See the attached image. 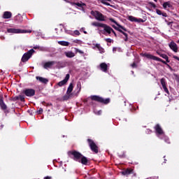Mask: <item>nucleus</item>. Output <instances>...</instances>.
<instances>
[{
    "label": "nucleus",
    "instance_id": "nucleus-1",
    "mask_svg": "<svg viewBox=\"0 0 179 179\" xmlns=\"http://www.w3.org/2000/svg\"><path fill=\"white\" fill-rule=\"evenodd\" d=\"M92 26H94V27H102V30H99V32L101 33V34H104V36H110V34H111V33H113L114 36L115 37H117V34H115V31H114V29H113V28H111V27L106 24H103L101 22H92Z\"/></svg>",
    "mask_w": 179,
    "mask_h": 179
},
{
    "label": "nucleus",
    "instance_id": "nucleus-2",
    "mask_svg": "<svg viewBox=\"0 0 179 179\" xmlns=\"http://www.w3.org/2000/svg\"><path fill=\"white\" fill-rule=\"evenodd\" d=\"M68 155L70 156L71 155L73 156V160L75 162H78V163H82V164H84L86 166L87 164L88 160L87 158L85 156H83L80 152L73 150V151H69Z\"/></svg>",
    "mask_w": 179,
    "mask_h": 179
},
{
    "label": "nucleus",
    "instance_id": "nucleus-3",
    "mask_svg": "<svg viewBox=\"0 0 179 179\" xmlns=\"http://www.w3.org/2000/svg\"><path fill=\"white\" fill-rule=\"evenodd\" d=\"M7 33H13V34H24V33H31V30L9 28V29H7Z\"/></svg>",
    "mask_w": 179,
    "mask_h": 179
},
{
    "label": "nucleus",
    "instance_id": "nucleus-4",
    "mask_svg": "<svg viewBox=\"0 0 179 179\" xmlns=\"http://www.w3.org/2000/svg\"><path fill=\"white\" fill-rule=\"evenodd\" d=\"M91 99L94 100V101H98V103H102L103 104H108L110 103V99H104L101 96H91Z\"/></svg>",
    "mask_w": 179,
    "mask_h": 179
},
{
    "label": "nucleus",
    "instance_id": "nucleus-5",
    "mask_svg": "<svg viewBox=\"0 0 179 179\" xmlns=\"http://www.w3.org/2000/svg\"><path fill=\"white\" fill-rule=\"evenodd\" d=\"M34 49H31L27 52H25L21 59L22 62H27L29 58H31V55L34 54Z\"/></svg>",
    "mask_w": 179,
    "mask_h": 179
},
{
    "label": "nucleus",
    "instance_id": "nucleus-6",
    "mask_svg": "<svg viewBox=\"0 0 179 179\" xmlns=\"http://www.w3.org/2000/svg\"><path fill=\"white\" fill-rule=\"evenodd\" d=\"M22 94L26 95L27 97H33L36 95V90L31 88H27L22 90Z\"/></svg>",
    "mask_w": 179,
    "mask_h": 179
},
{
    "label": "nucleus",
    "instance_id": "nucleus-7",
    "mask_svg": "<svg viewBox=\"0 0 179 179\" xmlns=\"http://www.w3.org/2000/svg\"><path fill=\"white\" fill-rule=\"evenodd\" d=\"M143 57H145V58H148V59H153V61H158L159 62H162L163 64H166V62L163 59L156 57L153 56L152 55H150L149 53H144L143 55Z\"/></svg>",
    "mask_w": 179,
    "mask_h": 179
},
{
    "label": "nucleus",
    "instance_id": "nucleus-8",
    "mask_svg": "<svg viewBox=\"0 0 179 179\" xmlns=\"http://www.w3.org/2000/svg\"><path fill=\"white\" fill-rule=\"evenodd\" d=\"M92 14L94 15L95 19L99 22H104V20H106V16L103 15L99 11H92Z\"/></svg>",
    "mask_w": 179,
    "mask_h": 179
},
{
    "label": "nucleus",
    "instance_id": "nucleus-9",
    "mask_svg": "<svg viewBox=\"0 0 179 179\" xmlns=\"http://www.w3.org/2000/svg\"><path fill=\"white\" fill-rule=\"evenodd\" d=\"M87 141L92 152H94V153H99V149L96 143H94V141L92 139H88Z\"/></svg>",
    "mask_w": 179,
    "mask_h": 179
},
{
    "label": "nucleus",
    "instance_id": "nucleus-10",
    "mask_svg": "<svg viewBox=\"0 0 179 179\" xmlns=\"http://www.w3.org/2000/svg\"><path fill=\"white\" fill-rule=\"evenodd\" d=\"M155 129L156 131V134H157L158 138H160L161 136H163V135H164V132L163 131V129H162V127H160L159 124H157L155 127Z\"/></svg>",
    "mask_w": 179,
    "mask_h": 179
},
{
    "label": "nucleus",
    "instance_id": "nucleus-11",
    "mask_svg": "<svg viewBox=\"0 0 179 179\" xmlns=\"http://www.w3.org/2000/svg\"><path fill=\"white\" fill-rule=\"evenodd\" d=\"M128 20L130 22H135L136 23H144L145 20L141 18H136L132 15L128 16Z\"/></svg>",
    "mask_w": 179,
    "mask_h": 179
},
{
    "label": "nucleus",
    "instance_id": "nucleus-12",
    "mask_svg": "<svg viewBox=\"0 0 179 179\" xmlns=\"http://www.w3.org/2000/svg\"><path fill=\"white\" fill-rule=\"evenodd\" d=\"M160 82L165 93L170 94V92H169V89L167 88V83L166 82V78H162Z\"/></svg>",
    "mask_w": 179,
    "mask_h": 179
},
{
    "label": "nucleus",
    "instance_id": "nucleus-13",
    "mask_svg": "<svg viewBox=\"0 0 179 179\" xmlns=\"http://www.w3.org/2000/svg\"><path fill=\"white\" fill-rule=\"evenodd\" d=\"M169 47L173 51V52H178V45L174 41H171L169 43Z\"/></svg>",
    "mask_w": 179,
    "mask_h": 179
},
{
    "label": "nucleus",
    "instance_id": "nucleus-14",
    "mask_svg": "<svg viewBox=\"0 0 179 179\" xmlns=\"http://www.w3.org/2000/svg\"><path fill=\"white\" fill-rule=\"evenodd\" d=\"M99 68L102 72L107 73V71H108V68H110V64H106V63H101L99 65Z\"/></svg>",
    "mask_w": 179,
    "mask_h": 179
},
{
    "label": "nucleus",
    "instance_id": "nucleus-15",
    "mask_svg": "<svg viewBox=\"0 0 179 179\" xmlns=\"http://www.w3.org/2000/svg\"><path fill=\"white\" fill-rule=\"evenodd\" d=\"M11 101H17L20 100L21 101H24V95H18L16 96H13L10 99Z\"/></svg>",
    "mask_w": 179,
    "mask_h": 179
},
{
    "label": "nucleus",
    "instance_id": "nucleus-16",
    "mask_svg": "<svg viewBox=\"0 0 179 179\" xmlns=\"http://www.w3.org/2000/svg\"><path fill=\"white\" fill-rule=\"evenodd\" d=\"M70 76L69 74H66L65 78L58 83V86L62 87L64 86V85H66L68 80H69Z\"/></svg>",
    "mask_w": 179,
    "mask_h": 179
},
{
    "label": "nucleus",
    "instance_id": "nucleus-17",
    "mask_svg": "<svg viewBox=\"0 0 179 179\" xmlns=\"http://www.w3.org/2000/svg\"><path fill=\"white\" fill-rule=\"evenodd\" d=\"M0 107L1 109L3 110V111H5V110H8V106H6V104L3 101V97L0 98Z\"/></svg>",
    "mask_w": 179,
    "mask_h": 179
},
{
    "label": "nucleus",
    "instance_id": "nucleus-18",
    "mask_svg": "<svg viewBox=\"0 0 179 179\" xmlns=\"http://www.w3.org/2000/svg\"><path fill=\"white\" fill-rule=\"evenodd\" d=\"M10 17H12V13L10 11L3 13V19H10Z\"/></svg>",
    "mask_w": 179,
    "mask_h": 179
},
{
    "label": "nucleus",
    "instance_id": "nucleus-19",
    "mask_svg": "<svg viewBox=\"0 0 179 179\" xmlns=\"http://www.w3.org/2000/svg\"><path fill=\"white\" fill-rule=\"evenodd\" d=\"M109 20H110V22H113V23H115L116 26H118V27H120V29H122V30H124V31H127V29H125V27H124L121 26L120 24H118V22H117V21L114 20V19L110 18Z\"/></svg>",
    "mask_w": 179,
    "mask_h": 179
},
{
    "label": "nucleus",
    "instance_id": "nucleus-20",
    "mask_svg": "<svg viewBox=\"0 0 179 179\" xmlns=\"http://www.w3.org/2000/svg\"><path fill=\"white\" fill-rule=\"evenodd\" d=\"M121 29H122L116 28V30H117V31H120V33H122V34H123L124 36V41H128V34L124 32Z\"/></svg>",
    "mask_w": 179,
    "mask_h": 179
},
{
    "label": "nucleus",
    "instance_id": "nucleus-21",
    "mask_svg": "<svg viewBox=\"0 0 179 179\" xmlns=\"http://www.w3.org/2000/svg\"><path fill=\"white\" fill-rule=\"evenodd\" d=\"M64 55H66V57H67V58H73V57H75V54L72 51L65 52Z\"/></svg>",
    "mask_w": 179,
    "mask_h": 179
},
{
    "label": "nucleus",
    "instance_id": "nucleus-22",
    "mask_svg": "<svg viewBox=\"0 0 179 179\" xmlns=\"http://www.w3.org/2000/svg\"><path fill=\"white\" fill-rule=\"evenodd\" d=\"M134 170L132 169H126L123 171H122V176H129V174H132V172Z\"/></svg>",
    "mask_w": 179,
    "mask_h": 179
},
{
    "label": "nucleus",
    "instance_id": "nucleus-23",
    "mask_svg": "<svg viewBox=\"0 0 179 179\" xmlns=\"http://www.w3.org/2000/svg\"><path fill=\"white\" fill-rule=\"evenodd\" d=\"M72 90H73V85L71 83L67 89L66 94H68V96H71V93H72Z\"/></svg>",
    "mask_w": 179,
    "mask_h": 179
},
{
    "label": "nucleus",
    "instance_id": "nucleus-24",
    "mask_svg": "<svg viewBox=\"0 0 179 179\" xmlns=\"http://www.w3.org/2000/svg\"><path fill=\"white\" fill-rule=\"evenodd\" d=\"M58 44H59V45H63V47H68L69 45V42L65 41H58Z\"/></svg>",
    "mask_w": 179,
    "mask_h": 179
},
{
    "label": "nucleus",
    "instance_id": "nucleus-25",
    "mask_svg": "<svg viewBox=\"0 0 179 179\" xmlns=\"http://www.w3.org/2000/svg\"><path fill=\"white\" fill-rule=\"evenodd\" d=\"M55 65V62H48L45 63V68H52Z\"/></svg>",
    "mask_w": 179,
    "mask_h": 179
},
{
    "label": "nucleus",
    "instance_id": "nucleus-26",
    "mask_svg": "<svg viewBox=\"0 0 179 179\" xmlns=\"http://www.w3.org/2000/svg\"><path fill=\"white\" fill-rule=\"evenodd\" d=\"M95 47H96V48H98V50H99V52H100L101 54L104 53V48H101V46L100 45V44H99V43L95 44Z\"/></svg>",
    "mask_w": 179,
    "mask_h": 179
},
{
    "label": "nucleus",
    "instance_id": "nucleus-27",
    "mask_svg": "<svg viewBox=\"0 0 179 179\" xmlns=\"http://www.w3.org/2000/svg\"><path fill=\"white\" fill-rule=\"evenodd\" d=\"M36 79L38 80L41 83H45V78L40 77V76H36Z\"/></svg>",
    "mask_w": 179,
    "mask_h": 179
},
{
    "label": "nucleus",
    "instance_id": "nucleus-28",
    "mask_svg": "<svg viewBox=\"0 0 179 179\" xmlns=\"http://www.w3.org/2000/svg\"><path fill=\"white\" fill-rule=\"evenodd\" d=\"M171 4H170V2L166 1L163 3V8L164 9H167V8H171Z\"/></svg>",
    "mask_w": 179,
    "mask_h": 179
},
{
    "label": "nucleus",
    "instance_id": "nucleus-29",
    "mask_svg": "<svg viewBox=\"0 0 179 179\" xmlns=\"http://www.w3.org/2000/svg\"><path fill=\"white\" fill-rule=\"evenodd\" d=\"M160 57H162V58H164V59H166V62H170V61L169 60V56L164 54H161L159 55Z\"/></svg>",
    "mask_w": 179,
    "mask_h": 179
},
{
    "label": "nucleus",
    "instance_id": "nucleus-30",
    "mask_svg": "<svg viewBox=\"0 0 179 179\" xmlns=\"http://www.w3.org/2000/svg\"><path fill=\"white\" fill-rule=\"evenodd\" d=\"M160 139H164L166 143H170V140H169L168 137L164 136V134L162 135V137H159Z\"/></svg>",
    "mask_w": 179,
    "mask_h": 179
},
{
    "label": "nucleus",
    "instance_id": "nucleus-31",
    "mask_svg": "<svg viewBox=\"0 0 179 179\" xmlns=\"http://www.w3.org/2000/svg\"><path fill=\"white\" fill-rule=\"evenodd\" d=\"M75 5L76 6H78V8H83L84 6H86V4H85L83 2H80V3H76Z\"/></svg>",
    "mask_w": 179,
    "mask_h": 179
},
{
    "label": "nucleus",
    "instance_id": "nucleus-32",
    "mask_svg": "<svg viewBox=\"0 0 179 179\" xmlns=\"http://www.w3.org/2000/svg\"><path fill=\"white\" fill-rule=\"evenodd\" d=\"M43 108H38L36 110V114L40 115L43 113Z\"/></svg>",
    "mask_w": 179,
    "mask_h": 179
},
{
    "label": "nucleus",
    "instance_id": "nucleus-33",
    "mask_svg": "<svg viewBox=\"0 0 179 179\" xmlns=\"http://www.w3.org/2000/svg\"><path fill=\"white\" fill-rule=\"evenodd\" d=\"M100 2H101V3H103V5H107L108 6H109V3L108 2H110V0H99Z\"/></svg>",
    "mask_w": 179,
    "mask_h": 179
},
{
    "label": "nucleus",
    "instance_id": "nucleus-34",
    "mask_svg": "<svg viewBox=\"0 0 179 179\" xmlns=\"http://www.w3.org/2000/svg\"><path fill=\"white\" fill-rule=\"evenodd\" d=\"M80 36V32L78 30H76L71 34V36Z\"/></svg>",
    "mask_w": 179,
    "mask_h": 179
},
{
    "label": "nucleus",
    "instance_id": "nucleus-35",
    "mask_svg": "<svg viewBox=\"0 0 179 179\" xmlns=\"http://www.w3.org/2000/svg\"><path fill=\"white\" fill-rule=\"evenodd\" d=\"M75 51L76 52H79V54H85V52L83 50H80L76 48H75Z\"/></svg>",
    "mask_w": 179,
    "mask_h": 179
},
{
    "label": "nucleus",
    "instance_id": "nucleus-36",
    "mask_svg": "<svg viewBox=\"0 0 179 179\" xmlns=\"http://www.w3.org/2000/svg\"><path fill=\"white\" fill-rule=\"evenodd\" d=\"M105 41H106V43H113V39H111V38H105Z\"/></svg>",
    "mask_w": 179,
    "mask_h": 179
},
{
    "label": "nucleus",
    "instance_id": "nucleus-37",
    "mask_svg": "<svg viewBox=\"0 0 179 179\" xmlns=\"http://www.w3.org/2000/svg\"><path fill=\"white\" fill-rule=\"evenodd\" d=\"M156 13L159 15H162L163 13H162V10H159V9H157L156 10Z\"/></svg>",
    "mask_w": 179,
    "mask_h": 179
},
{
    "label": "nucleus",
    "instance_id": "nucleus-38",
    "mask_svg": "<svg viewBox=\"0 0 179 179\" xmlns=\"http://www.w3.org/2000/svg\"><path fill=\"white\" fill-rule=\"evenodd\" d=\"M77 87L78 89V93H79V92H80V90L82 89V87H80V84H79V83L77 84Z\"/></svg>",
    "mask_w": 179,
    "mask_h": 179
},
{
    "label": "nucleus",
    "instance_id": "nucleus-39",
    "mask_svg": "<svg viewBox=\"0 0 179 179\" xmlns=\"http://www.w3.org/2000/svg\"><path fill=\"white\" fill-rule=\"evenodd\" d=\"M65 32L67 33L68 34H71V35L73 34V32H72L71 31H68L66 29H65Z\"/></svg>",
    "mask_w": 179,
    "mask_h": 179
},
{
    "label": "nucleus",
    "instance_id": "nucleus-40",
    "mask_svg": "<svg viewBox=\"0 0 179 179\" xmlns=\"http://www.w3.org/2000/svg\"><path fill=\"white\" fill-rule=\"evenodd\" d=\"M41 66H43V68H44V69H45V62H43L41 64Z\"/></svg>",
    "mask_w": 179,
    "mask_h": 179
},
{
    "label": "nucleus",
    "instance_id": "nucleus-41",
    "mask_svg": "<svg viewBox=\"0 0 179 179\" xmlns=\"http://www.w3.org/2000/svg\"><path fill=\"white\" fill-rule=\"evenodd\" d=\"M131 68H136V64L134 62L132 64H131Z\"/></svg>",
    "mask_w": 179,
    "mask_h": 179
},
{
    "label": "nucleus",
    "instance_id": "nucleus-42",
    "mask_svg": "<svg viewBox=\"0 0 179 179\" xmlns=\"http://www.w3.org/2000/svg\"><path fill=\"white\" fill-rule=\"evenodd\" d=\"M162 16H164V17H167L168 15H167V13H162Z\"/></svg>",
    "mask_w": 179,
    "mask_h": 179
},
{
    "label": "nucleus",
    "instance_id": "nucleus-43",
    "mask_svg": "<svg viewBox=\"0 0 179 179\" xmlns=\"http://www.w3.org/2000/svg\"><path fill=\"white\" fill-rule=\"evenodd\" d=\"M165 22L167 23L168 26H170V24H171V23H173L172 22H167V20H165Z\"/></svg>",
    "mask_w": 179,
    "mask_h": 179
},
{
    "label": "nucleus",
    "instance_id": "nucleus-44",
    "mask_svg": "<svg viewBox=\"0 0 179 179\" xmlns=\"http://www.w3.org/2000/svg\"><path fill=\"white\" fill-rule=\"evenodd\" d=\"M113 27L115 28V30H117V29H121V27H115V25H113Z\"/></svg>",
    "mask_w": 179,
    "mask_h": 179
},
{
    "label": "nucleus",
    "instance_id": "nucleus-45",
    "mask_svg": "<svg viewBox=\"0 0 179 179\" xmlns=\"http://www.w3.org/2000/svg\"><path fill=\"white\" fill-rule=\"evenodd\" d=\"M173 58H174L175 59H177L178 61H179V57H177V56H173Z\"/></svg>",
    "mask_w": 179,
    "mask_h": 179
},
{
    "label": "nucleus",
    "instance_id": "nucleus-46",
    "mask_svg": "<svg viewBox=\"0 0 179 179\" xmlns=\"http://www.w3.org/2000/svg\"><path fill=\"white\" fill-rule=\"evenodd\" d=\"M115 51H117V48H113V52H115Z\"/></svg>",
    "mask_w": 179,
    "mask_h": 179
},
{
    "label": "nucleus",
    "instance_id": "nucleus-47",
    "mask_svg": "<svg viewBox=\"0 0 179 179\" xmlns=\"http://www.w3.org/2000/svg\"><path fill=\"white\" fill-rule=\"evenodd\" d=\"M100 114H101V110H99V111L98 112V115H100Z\"/></svg>",
    "mask_w": 179,
    "mask_h": 179
},
{
    "label": "nucleus",
    "instance_id": "nucleus-48",
    "mask_svg": "<svg viewBox=\"0 0 179 179\" xmlns=\"http://www.w3.org/2000/svg\"><path fill=\"white\" fill-rule=\"evenodd\" d=\"M45 179H51V177L47 176V177H45Z\"/></svg>",
    "mask_w": 179,
    "mask_h": 179
},
{
    "label": "nucleus",
    "instance_id": "nucleus-49",
    "mask_svg": "<svg viewBox=\"0 0 179 179\" xmlns=\"http://www.w3.org/2000/svg\"><path fill=\"white\" fill-rule=\"evenodd\" d=\"M37 48H38V46H35V47H34V50H37Z\"/></svg>",
    "mask_w": 179,
    "mask_h": 179
},
{
    "label": "nucleus",
    "instance_id": "nucleus-50",
    "mask_svg": "<svg viewBox=\"0 0 179 179\" xmlns=\"http://www.w3.org/2000/svg\"><path fill=\"white\" fill-rule=\"evenodd\" d=\"M153 8H156V5L155 3H152Z\"/></svg>",
    "mask_w": 179,
    "mask_h": 179
},
{
    "label": "nucleus",
    "instance_id": "nucleus-51",
    "mask_svg": "<svg viewBox=\"0 0 179 179\" xmlns=\"http://www.w3.org/2000/svg\"><path fill=\"white\" fill-rule=\"evenodd\" d=\"M47 82H48V80L45 79V83H47Z\"/></svg>",
    "mask_w": 179,
    "mask_h": 179
},
{
    "label": "nucleus",
    "instance_id": "nucleus-52",
    "mask_svg": "<svg viewBox=\"0 0 179 179\" xmlns=\"http://www.w3.org/2000/svg\"><path fill=\"white\" fill-rule=\"evenodd\" d=\"M84 33H85V34H87V32H86V31H84Z\"/></svg>",
    "mask_w": 179,
    "mask_h": 179
},
{
    "label": "nucleus",
    "instance_id": "nucleus-53",
    "mask_svg": "<svg viewBox=\"0 0 179 179\" xmlns=\"http://www.w3.org/2000/svg\"><path fill=\"white\" fill-rule=\"evenodd\" d=\"M155 1V2H157V0H154Z\"/></svg>",
    "mask_w": 179,
    "mask_h": 179
},
{
    "label": "nucleus",
    "instance_id": "nucleus-54",
    "mask_svg": "<svg viewBox=\"0 0 179 179\" xmlns=\"http://www.w3.org/2000/svg\"><path fill=\"white\" fill-rule=\"evenodd\" d=\"M157 54H158L159 55H161L159 52H157Z\"/></svg>",
    "mask_w": 179,
    "mask_h": 179
},
{
    "label": "nucleus",
    "instance_id": "nucleus-55",
    "mask_svg": "<svg viewBox=\"0 0 179 179\" xmlns=\"http://www.w3.org/2000/svg\"><path fill=\"white\" fill-rule=\"evenodd\" d=\"M61 31H62V29H61Z\"/></svg>",
    "mask_w": 179,
    "mask_h": 179
},
{
    "label": "nucleus",
    "instance_id": "nucleus-56",
    "mask_svg": "<svg viewBox=\"0 0 179 179\" xmlns=\"http://www.w3.org/2000/svg\"><path fill=\"white\" fill-rule=\"evenodd\" d=\"M55 30H57V29L56 28Z\"/></svg>",
    "mask_w": 179,
    "mask_h": 179
},
{
    "label": "nucleus",
    "instance_id": "nucleus-57",
    "mask_svg": "<svg viewBox=\"0 0 179 179\" xmlns=\"http://www.w3.org/2000/svg\"><path fill=\"white\" fill-rule=\"evenodd\" d=\"M43 179H45V178H44Z\"/></svg>",
    "mask_w": 179,
    "mask_h": 179
},
{
    "label": "nucleus",
    "instance_id": "nucleus-58",
    "mask_svg": "<svg viewBox=\"0 0 179 179\" xmlns=\"http://www.w3.org/2000/svg\"><path fill=\"white\" fill-rule=\"evenodd\" d=\"M64 1H66V0H64Z\"/></svg>",
    "mask_w": 179,
    "mask_h": 179
}]
</instances>
